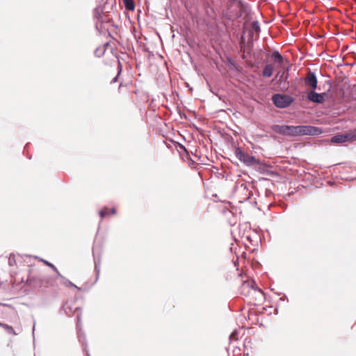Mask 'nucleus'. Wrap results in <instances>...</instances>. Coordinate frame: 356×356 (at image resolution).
<instances>
[{
  "instance_id": "18",
  "label": "nucleus",
  "mask_w": 356,
  "mask_h": 356,
  "mask_svg": "<svg viewBox=\"0 0 356 356\" xmlns=\"http://www.w3.org/2000/svg\"><path fill=\"white\" fill-rule=\"evenodd\" d=\"M2 327H3L8 333L16 334L13 328L11 326L6 324H3Z\"/></svg>"
},
{
  "instance_id": "17",
  "label": "nucleus",
  "mask_w": 356,
  "mask_h": 356,
  "mask_svg": "<svg viewBox=\"0 0 356 356\" xmlns=\"http://www.w3.org/2000/svg\"><path fill=\"white\" fill-rule=\"evenodd\" d=\"M348 137H349L350 141L356 140V129L355 130H353V131L348 133Z\"/></svg>"
},
{
  "instance_id": "8",
  "label": "nucleus",
  "mask_w": 356,
  "mask_h": 356,
  "mask_svg": "<svg viewBox=\"0 0 356 356\" xmlns=\"http://www.w3.org/2000/svg\"><path fill=\"white\" fill-rule=\"evenodd\" d=\"M331 141L334 143H342L350 140L349 137H348V134H346L341 135H336L332 138Z\"/></svg>"
},
{
  "instance_id": "6",
  "label": "nucleus",
  "mask_w": 356,
  "mask_h": 356,
  "mask_svg": "<svg viewBox=\"0 0 356 356\" xmlns=\"http://www.w3.org/2000/svg\"><path fill=\"white\" fill-rule=\"evenodd\" d=\"M324 93H317L312 90L307 94V99L314 103H322L324 100Z\"/></svg>"
},
{
  "instance_id": "11",
  "label": "nucleus",
  "mask_w": 356,
  "mask_h": 356,
  "mask_svg": "<svg viewBox=\"0 0 356 356\" xmlns=\"http://www.w3.org/2000/svg\"><path fill=\"white\" fill-rule=\"evenodd\" d=\"M58 277H59L61 279V284H63V285H65L66 286H69V287H73L78 290H80L79 287L76 286L74 284H73L71 281H70L66 277L63 276L61 274H60V275H58Z\"/></svg>"
},
{
  "instance_id": "23",
  "label": "nucleus",
  "mask_w": 356,
  "mask_h": 356,
  "mask_svg": "<svg viewBox=\"0 0 356 356\" xmlns=\"http://www.w3.org/2000/svg\"><path fill=\"white\" fill-rule=\"evenodd\" d=\"M110 211H111V213L112 214H115V212H116L115 209H114V208L111 209L110 210Z\"/></svg>"
},
{
  "instance_id": "12",
  "label": "nucleus",
  "mask_w": 356,
  "mask_h": 356,
  "mask_svg": "<svg viewBox=\"0 0 356 356\" xmlns=\"http://www.w3.org/2000/svg\"><path fill=\"white\" fill-rule=\"evenodd\" d=\"M272 58L275 63H279L280 65H282L284 63V58L277 51H275L272 54Z\"/></svg>"
},
{
  "instance_id": "14",
  "label": "nucleus",
  "mask_w": 356,
  "mask_h": 356,
  "mask_svg": "<svg viewBox=\"0 0 356 356\" xmlns=\"http://www.w3.org/2000/svg\"><path fill=\"white\" fill-rule=\"evenodd\" d=\"M42 261H43L47 266L50 267L57 274V275H60V273H59L57 268L54 264H52L50 262L45 261L44 259H42Z\"/></svg>"
},
{
  "instance_id": "3",
  "label": "nucleus",
  "mask_w": 356,
  "mask_h": 356,
  "mask_svg": "<svg viewBox=\"0 0 356 356\" xmlns=\"http://www.w3.org/2000/svg\"><path fill=\"white\" fill-rule=\"evenodd\" d=\"M272 100L277 108H284L288 107L293 101V99L289 95L275 94L273 96Z\"/></svg>"
},
{
  "instance_id": "20",
  "label": "nucleus",
  "mask_w": 356,
  "mask_h": 356,
  "mask_svg": "<svg viewBox=\"0 0 356 356\" xmlns=\"http://www.w3.org/2000/svg\"><path fill=\"white\" fill-rule=\"evenodd\" d=\"M99 265H100L99 261H97V259H95V270H96V273H97V275L99 273Z\"/></svg>"
},
{
  "instance_id": "24",
  "label": "nucleus",
  "mask_w": 356,
  "mask_h": 356,
  "mask_svg": "<svg viewBox=\"0 0 356 356\" xmlns=\"http://www.w3.org/2000/svg\"><path fill=\"white\" fill-rule=\"evenodd\" d=\"M2 325H3V323H1L0 322V326H1V327H2Z\"/></svg>"
},
{
  "instance_id": "4",
  "label": "nucleus",
  "mask_w": 356,
  "mask_h": 356,
  "mask_svg": "<svg viewBox=\"0 0 356 356\" xmlns=\"http://www.w3.org/2000/svg\"><path fill=\"white\" fill-rule=\"evenodd\" d=\"M236 156L241 162L247 165H253L259 163L254 156L243 152L240 149L236 150Z\"/></svg>"
},
{
  "instance_id": "2",
  "label": "nucleus",
  "mask_w": 356,
  "mask_h": 356,
  "mask_svg": "<svg viewBox=\"0 0 356 356\" xmlns=\"http://www.w3.org/2000/svg\"><path fill=\"white\" fill-rule=\"evenodd\" d=\"M27 284L34 289L41 288L51 284V279L44 276L29 275L26 280Z\"/></svg>"
},
{
  "instance_id": "19",
  "label": "nucleus",
  "mask_w": 356,
  "mask_h": 356,
  "mask_svg": "<svg viewBox=\"0 0 356 356\" xmlns=\"http://www.w3.org/2000/svg\"><path fill=\"white\" fill-rule=\"evenodd\" d=\"M121 72H122V65H121L120 62L118 61V73L117 76L115 78H113L111 83H115L117 81L118 77L120 75V74L121 73Z\"/></svg>"
},
{
  "instance_id": "7",
  "label": "nucleus",
  "mask_w": 356,
  "mask_h": 356,
  "mask_svg": "<svg viewBox=\"0 0 356 356\" xmlns=\"http://www.w3.org/2000/svg\"><path fill=\"white\" fill-rule=\"evenodd\" d=\"M288 125H279V124H273L271 127V129L273 131L277 134L285 136L286 135Z\"/></svg>"
},
{
  "instance_id": "9",
  "label": "nucleus",
  "mask_w": 356,
  "mask_h": 356,
  "mask_svg": "<svg viewBox=\"0 0 356 356\" xmlns=\"http://www.w3.org/2000/svg\"><path fill=\"white\" fill-rule=\"evenodd\" d=\"M243 286H248L251 287V289L252 290H254V291H257L261 298L264 297L263 291L261 289H258L257 287L256 283L254 281L252 280V281L248 282H244Z\"/></svg>"
},
{
  "instance_id": "13",
  "label": "nucleus",
  "mask_w": 356,
  "mask_h": 356,
  "mask_svg": "<svg viewBox=\"0 0 356 356\" xmlns=\"http://www.w3.org/2000/svg\"><path fill=\"white\" fill-rule=\"evenodd\" d=\"M123 3L127 10H134L135 8L134 0H123Z\"/></svg>"
},
{
  "instance_id": "5",
  "label": "nucleus",
  "mask_w": 356,
  "mask_h": 356,
  "mask_svg": "<svg viewBox=\"0 0 356 356\" xmlns=\"http://www.w3.org/2000/svg\"><path fill=\"white\" fill-rule=\"evenodd\" d=\"M305 83L312 90L316 89L318 81L316 74L312 72H309L305 79Z\"/></svg>"
},
{
  "instance_id": "21",
  "label": "nucleus",
  "mask_w": 356,
  "mask_h": 356,
  "mask_svg": "<svg viewBox=\"0 0 356 356\" xmlns=\"http://www.w3.org/2000/svg\"><path fill=\"white\" fill-rule=\"evenodd\" d=\"M108 214V209H104L101 211H99V215L102 218H104V216H107Z\"/></svg>"
},
{
  "instance_id": "15",
  "label": "nucleus",
  "mask_w": 356,
  "mask_h": 356,
  "mask_svg": "<svg viewBox=\"0 0 356 356\" xmlns=\"http://www.w3.org/2000/svg\"><path fill=\"white\" fill-rule=\"evenodd\" d=\"M76 327H77V330H78L79 339L80 341H81L82 339H81V316L80 315H79L77 316Z\"/></svg>"
},
{
  "instance_id": "16",
  "label": "nucleus",
  "mask_w": 356,
  "mask_h": 356,
  "mask_svg": "<svg viewBox=\"0 0 356 356\" xmlns=\"http://www.w3.org/2000/svg\"><path fill=\"white\" fill-rule=\"evenodd\" d=\"M240 330H234L229 336L230 341H236L238 339Z\"/></svg>"
},
{
  "instance_id": "1",
  "label": "nucleus",
  "mask_w": 356,
  "mask_h": 356,
  "mask_svg": "<svg viewBox=\"0 0 356 356\" xmlns=\"http://www.w3.org/2000/svg\"><path fill=\"white\" fill-rule=\"evenodd\" d=\"M321 133L320 128L310 125H288L286 136H317Z\"/></svg>"
},
{
  "instance_id": "22",
  "label": "nucleus",
  "mask_w": 356,
  "mask_h": 356,
  "mask_svg": "<svg viewBox=\"0 0 356 356\" xmlns=\"http://www.w3.org/2000/svg\"><path fill=\"white\" fill-rule=\"evenodd\" d=\"M252 29L255 31H259V25L258 24L257 22H254L252 23Z\"/></svg>"
},
{
  "instance_id": "10",
  "label": "nucleus",
  "mask_w": 356,
  "mask_h": 356,
  "mask_svg": "<svg viewBox=\"0 0 356 356\" xmlns=\"http://www.w3.org/2000/svg\"><path fill=\"white\" fill-rule=\"evenodd\" d=\"M273 72V66L271 64H267L264 67L262 74L265 77H270L272 76Z\"/></svg>"
}]
</instances>
